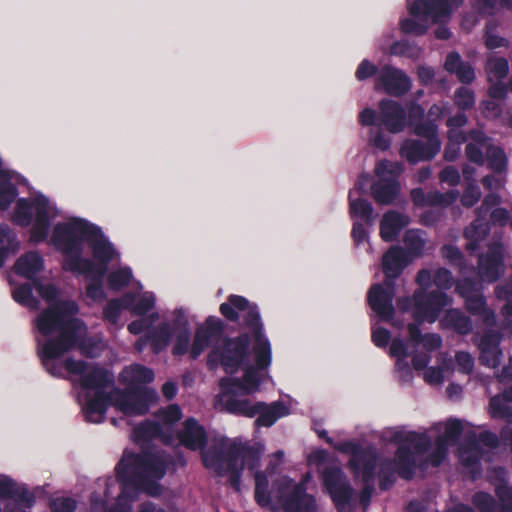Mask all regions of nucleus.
<instances>
[{"instance_id":"f257e3e1","label":"nucleus","mask_w":512,"mask_h":512,"mask_svg":"<svg viewBox=\"0 0 512 512\" xmlns=\"http://www.w3.org/2000/svg\"><path fill=\"white\" fill-rule=\"evenodd\" d=\"M221 315L230 322L239 320V312H244L242 316V326L249 329L254 338L252 351L254 353L255 366L248 365L244 369L242 378H222L220 380L221 388L226 392H237L241 390L243 394L249 395L258 391L260 378L258 370L267 369L272 361V351L269 339L264 334V325L257 304L241 295L231 294L227 301L219 307Z\"/></svg>"},{"instance_id":"f03ea898","label":"nucleus","mask_w":512,"mask_h":512,"mask_svg":"<svg viewBox=\"0 0 512 512\" xmlns=\"http://www.w3.org/2000/svg\"><path fill=\"white\" fill-rule=\"evenodd\" d=\"M79 311L77 303L73 300H59L43 311L36 320L38 332L44 336H51L57 332L56 337L47 339L43 344L37 340V355L42 366L51 376H60L62 367L57 359L71 351V346L76 342L77 333L82 325V320L74 317Z\"/></svg>"},{"instance_id":"7ed1b4c3","label":"nucleus","mask_w":512,"mask_h":512,"mask_svg":"<svg viewBox=\"0 0 512 512\" xmlns=\"http://www.w3.org/2000/svg\"><path fill=\"white\" fill-rule=\"evenodd\" d=\"M171 463L170 455L163 451L142 450L139 453L125 450L115 467L117 480L133 484L150 496L161 494V480Z\"/></svg>"},{"instance_id":"20e7f679","label":"nucleus","mask_w":512,"mask_h":512,"mask_svg":"<svg viewBox=\"0 0 512 512\" xmlns=\"http://www.w3.org/2000/svg\"><path fill=\"white\" fill-rule=\"evenodd\" d=\"M93 225L84 219L74 218L68 222H59L54 226L51 241L56 250L65 256L64 270L70 266L76 269V263L84 252V242L93 232Z\"/></svg>"},{"instance_id":"39448f33","label":"nucleus","mask_w":512,"mask_h":512,"mask_svg":"<svg viewBox=\"0 0 512 512\" xmlns=\"http://www.w3.org/2000/svg\"><path fill=\"white\" fill-rule=\"evenodd\" d=\"M247 330L249 332H242L235 337L226 336L220 346H214L207 356L209 368L220 363L227 374L237 372L248 359L251 341H254L251 331Z\"/></svg>"},{"instance_id":"423d86ee","label":"nucleus","mask_w":512,"mask_h":512,"mask_svg":"<svg viewBox=\"0 0 512 512\" xmlns=\"http://www.w3.org/2000/svg\"><path fill=\"white\" fill-rule=\"evenodd\" d=\"M395 443H408L413 446L418 454L426 453L431 447V439L425 433L418 432H396L392 436ZM394 466L398 470V475L404 480H412L416 469L418 468L417 457L410 447L400 444L395 451V457L392 459Z\"/></svg>"},{"instance_id":"0eeeda50","label":"nucleus","mask_w":512,"mask_h":512,"mask_svg":"<svg viewBox=\"0 0 512 512\" xmlns=\"http://www.w3.org/2000/svg\"><path fill=\"white\" fill-rule=\"evenodd\" d=\"M35 210L34 224L30 230V240L34 243L44 242L50 229V207L45 196L37 197L33 204L27 198H19L14 210V222L27 227L33 219L32 209Z\"/></svg>"},{"instance_id":"6e6552de","label":"nucleus","mask_w":512,"mask_h":512,"mask_svg":"<svg viewBox=\"0 0 512 512\" xmlns=\"http://www.w3.org/2000/svg\"><path fill=\"white\" fill-rule=\"evenodd\" d=\"M115 405L127 416H142L157 400L154 389L142 385H127L124 390L115 389Z\"/></svg>"},{"instance_id":"1a4fd4ad","label":"nucleus","mask_w":512,"mask_h":512,"mask_svg":"<svg viewBox=\"0 0 512 512\" xmlns=\"http://www.w3.org/2000/svg\"><path fill=\"white\" fill-rule=\"evenodd\" d=\"M375 172L378 179L371 185V196L378 205L393 204L401 192L397 167L388 160H382L377 164Z\"/></svg>"},{"instance_id":"9d476101","label":"nucleus","mask_w":512,"mask_h":512,"mask_svg":"<svg viewBox=\"0 0 512 512\" xmlns=\"http://www.w3.org/2000/svg\"><path fill=\"white\" fill-rule=\"evenodd\" d=\"M237 451L232 449H210L202 455L203 465L213 469L217 475H228V482L235 491L240 490L243 467L236 463Z\"/></svg>"},{"instance_id":"9b49d317","label":"nucleus","mask_w":512,"mask_h":512,"mask_svg":"<svg viewBox=\"0 0 512 512\" xmlns=\"http://www.w3.org/2000/svg\"><path fill=\"white\" fill-rule=\"evenodd\" d=\"M451 304L452 298L444 291L415 290L412 317L420 322L434 323L444 308Z\"/></svg>"},{"instance_id":"f8f14e48","label":"nucleus","mask_w":512,"mask_h":512,"mask_svg":"<svg viewBox=\"0 0 512 512\" xmlns=\"http://www.w3.org/2000/svg\"><path fill=\"white\" fill-rule=\"evenodd\" d=\"M321 480L337 512H347L353 499L354 489L343 470L338 466H328L322 471Z\"/></svg>"},{"instance_id":"ddd939ff","label":"nucleus","mask_w":512,"mask_h":512,"mask_svg":"<svg viewBox=\"0 0 512 512\" xmlns=\"http://www.w3.org/2000/svg\"><path fill=\"white\" fill-rule=\"evenodd\" d=\"M335 449L350 455L346 467L352 475L363 470H365L366 474H369L368 472L372 467H378L379 456L376 449L372 446L362 447L356 442L344 441L338 443Z\"/></svg>"},{"instance_id":"4468645a","label":"nucleus","mask_w":512,"mask_h":512,"mask_svg":"<svg viewBox=\"0 0 512 512\" xmlns=\"http://www.w3.org/2000/svg\"><path fill=\"white\" fill-rule=\"evenodd\" d=\"M498 480L494 492L500 505L491 494L479 491L472 497V503L479 512H512V487L503 477L499 476Z\"/></svg>"},{"instance_id":"2eb2a0df","label":"nucleus","mask_w":512,"mask_h":512,"mask_svg":"<svg viewBox=\"0 0 512 512\" xmlns=\"http://www.w3.org/2000/svg\"><path fill=\"white\" fill-rule=\"evenodd\" d=\"M225 324L216 316H208L204 324L195 331L190 348V358L196 360L204 350L219 343L224 337Z\"/></svg>"},{"instance_id":"dca6fc26","label":"nucleus","mask_w":512,"mask_h":512,"mask_svg":"<svg viewBox=\"0 0 512 512\" xmlns=\"http://www.w3.org/2000/svg\"><path fill=\"white\" fill-rule=\"evenodd\" d=\"M453 9L449 0H414L408 7L411 16L423 17L435 24L450 20Z\"/></svg>"},{"instance_id":"f3484780","label":"nucleus","mask_w":512,"mask_h":512,"mask_svg":"<svg viewBox=\"0 0 512 512\" xmlns=\"http://www.w3.org/2000/svg\"><path fill=\"white\" fill-rule=\"evenodd\" d=\"M279 503L284 512H318L316 499L306 492L304 483H297L289 493L279 489Z\"/></svg>"},{"instance_id":"a211bd4d","label":"nucleus","mask_w":512,"mask_h":512,"mask_svg":"<svg viewBox=\"0 0 512 512\" xmlns=\"http://www.w3.org/2000/svg\"><path fill=\"white\" fill-rule=\"evenodd\" d=\"M376 86L381 87L390 96L401 97L410 91L412 82L403 70L392 65H384L380 70Z\"/></svg>"},{"instance_id":"6ab92c4d","label":"nucleus","mask_w":512,"mask_h":512,"mask_svg":"<svg viewBox=\"0 0 512 512\" xmlns=\"http://www.w3.org/2000/svg\"><path fill=\"white\" fill-rule=\"evenodd\" d=\"M177 439L181 446L190 451H202L208 444V434L203 425L194 417H188L182 423V428L177 432Z\"/></svg>"},{"instance_id":"aec40b11","label":"nucleus","mask_w":512,"mask_h":512,"mask_svg":"<svg viewBox=\"0 0 512 512\" xmlns=\"http://www.w3.org/2000/svg\"><path fill=\"white\" fill-rule=\"evenodd\" d=\"M441 146L436 141H424L421 139H407L400 148L401 157L409 164L432 160L440 151Z\"/></svg>"},{"instance_id":"412c9836","label":"nucleus","mask_w":512,"mask_h":512,"mask_svg":"<svg viewBox=\"0 0 512 512\" xmlns=\"http://www.w3.org/2000/svg\"><path fill=\"white\" fill-rule=\"evenodd\" d=\"M478 269L479 275L484 281L494 283L499 280L504 273V259L501 247L493 245L488 248L485 254H480Z\"/></svg>"},{"instance_id":"4be33fe9","label":"nucleus","mask_w":512,"mask_h":512,"mask_svg":"<svg viewBox=\"0 0 512 512\" xmlns=\"http://www.w3.org/2000/svg\"><path fill=\"white\" fill-rule=\"evenodd\" d=\"M393 299L394 296L384 291V287L380 284H373L367 293L369 307L384 322H389L394 318Z\"/></svg>"},{"instance_id":"5701e85b","label":"nucleus","mask_w":512,"mask_h":512,"mask_svg":"<svg viewBox=\"0 0 512 512\" xmlns=\"http://www.w3.org/2000/svg\"><path fill=\"white\" fill-rule=\"evenodd\" d=\"M378 107L381 123L390 133H399L404 130L406 112L400 103L392 99H382Z\"/></svg>"},{"instance_id":"b1692460","label":"nucleus","mask_w":512,"mask_h":512,"mask_svg":"<svg viewBox=\"0 0 512 512\" xmlns=\"http://www.w3.org/2000/svg\"><path fill=\"white\" fill-rule=\"evenodd\" d=\"M92 230L86 241L91 248L92 256L97 262L109 265L116 255V250L99 226L94 224Z\"/></svg>"},{"instance_id":"393cba45","label":"nucleus","mask_w":512,"mask_h":512,"mask_svg":"<svg viewBox=\"0 0 512 512\" xmlns=\"http://www.w3.org/2000/svg\"><path fill=\"white\" fill-rule=\"evenodd\" d=\"M0 499H12L25 508H32L36 502L35 495L25 485H18L5 475L0 477Z\"/></svg>"},{"instance_id":"a878e982","label":"nucleus","mask_w":512,"mask_h":512,"mask_svg":"<svg viewBox=\"0 0 512 512\" xmlns=\"http://www.w3.org/2000/svg\"><path fill=\"white\" fill-rule=\"evenodd\" d=\"M412 261L405 248L399 245L391 246L382 256V272L388 277H399Z\"/></svg>"},{"instance_id":"bb28decb","label":"nucleus","mask_w":512,"mask_h":512,"mask_svg":"<svg viewBox=\"0 0 512 512\" xmlns=\"http://www.w3.org/2000/svg\"><path fill=\"white\" fill-rule=\"evenodd\" d=\"M254 411L256 412L255 426L271 427L280 418L289 414L288 407L281 401H275L267 404L262 401L254 403Z\"/></svg>"},{"instance_id":"cd10ccee","label":"nucleus","mask_w":512,"mask_h":512,"mask_svg":"<svg viewBox=\"0 0 512 512\" xmlns=\"http://www.w3.org/2000/svg\"><path fill=\"white\" fill-rule=\"evenodd\" d=\"M235 448L237 451L236 463L247 467L249 470H255L260 466L261 457L264 451V447L260 443H254L252 445L233 441L226 449Z\"/></svg>"},{"instance_id":"c85d7f7f","label":"nucleus","mask_w":512,"mask_h":512,"mask_svg":"<svg viewBox=\"0 0 512 512\" xmlns=\"http://www.w3.org/2000/svg\"><path fill=\"white\" fill-rule=\"evenodd\" d=\"M408 222V217L397 211L390 210L384 213L380 221V236L382 240L385 242L396 240Z\"/></svg>"},{"instance_id":"c756f323","label":"nucleus","mask_w":512,"mask_h":512,"mask_svg":"<svg viewBox=\"0 0 512 512\" xmlns=\"http://www.w3.org/2000/svg\"><path fill=\"white\" fill-rule=\"evenodd\" d=\"M112 401V393L96 391L93 398L87 400L84 415L87 422L101 423L104 421L109 403Z\"/></svg>"},{"instance_id":"7c9ffc66","label":"nucleus","mask_w":512,"mask_h":512,"mask_svg":"<svg viewBox=\"0 0 512 512\" xmlns=\"http://www.w3.org/2000/svg\"><path fill=\"white\" fill-rule=\"evenodd\" d=\"M114 384V375L109 370L94 366L81 377L80 385L86 390L105 391V389Z\"/></svg>"},{"instance_id":"2f4dec72","label":"nucleus","mask_w":512,"mask_h":512,"mask_svg":"<svg viewBox=\"0 0 512 512\" xmlns=\"http://www.w3.org/2000/svg\"><path fill=\"white\" fill-rule=\"evenodd\" d=\"M44 268V261L36 251H29L21 255L14 264V271L17 275L26 279H37L35 276Z\"/></svg>"},{"instance_id":"473e14b6","label":"nucleus","mask_w":512,"mask_h":512,"mask_svg":"<svg viewBox=\"0 0 512 512\" xmlns=\"http://www.w3.org/2000/svg\"><path fill=\"white\" fill-rule=\"evenodd\" d=\"M107 270L108 265L99 262L95 263L93 260L83 258L82 256L76 263V269L70 266L66 271L77 275H85L89 281L103 283Z\"/></svg>"},{"instance_id":"72a5a7b5","label":"nucleus","mask_w":512,"mask_h":512,"mask_svg":"<svg viewBox=\"0 0 512 512\" xmlns=\"http://www.w3.org/2000/svg\"><path fill=\"white\" fill-rule=\"evenodd\" d=\"M377 468L372 467V469L366 474L365 470L358 472L357 474H353L354 481H360L363 485L362 489L359 492V505L366 511L371 504V499L375 492V479L377 476Z\"/></svg>"},{"instance_id":"f704fd0d","label":"nucleus","mask_w":512,"mask_h":512,"mask_svg":"<svg viewBox=\"0 0 512 512\" xmlns=\"http://www.w3.org/2000/svg\"><path fill=\"white\" fill-rule=\"evenodd\" d=\"M225 392L224 408L233 415L253 418L256 416L254 404L249 399L238 398L237 392Z\"/></svg>"},{"instance_id":"c9c22d12","label":"nucleus","mask_w":512,"mask_h":512,"mask_svg":"<svg viewBox=\"0 0 512 512\" xmlns=\"http://www.w3.org/2000/svg\"><path fill=\"white\" fill-rule=\"evenodd\" d=\"M155 378L154 371L146 366L134 364L126 367L121 373L122 382L127 385H142L151 383Z\"/></svg>"},{"instance_id":"e433bc0d","label":"nucleus","mask_w":512,"mask_h":512,"mask_svg":"<svg viewBox=\"0 0 512 512\" xmlns=\"http://www.w3.org/2000/svg\"><path fill=\"white\" fill-rule=\"evenodd\" d=\"M483 451L479 446L476 436L473 435L468 442L466 447L460 450V462L461 464L471 471H479L481 465Z\"/></svg>"},{"instance_id":"4c0bfd02","label":"nucleus","mask_w":512,"mask_h":512,"mask_svg":"<svg viewBox=\"0 0 512 512\" xmlns=\"http://www.w3.org/2000/svg\"><path fill=\"white\" fill-rule=\"evenodd\" d=\"M443 323L447 328H451L461 335H467L473 329L470 317L466 316L458 309L447 310L443 318Z\"/></svg>"},{"instance_id":"58836bf2","label":"nucleus","mask_w":512,"mask_h":512,"mask_svg":"<svg viewBox=\"0 0 512 512\" xmlns=\"http://www.w3.org/2000/svg\"><path fill=\"white\" fill-rule=\"evenodd\" d=\"M173 335L172 327L169 323H161L156 329L147 335L153 353L158 354L165 349Z\"/></svg>"},{"instance_id":"ea45409f","label":"nucleus","mask_w":512,"mask_h":512,"mask_svg":"<svg viewBox=\"0 0 512 512\" xmlns=\"http://www.w3.org/2000/svg\"><path fill=\"white\" fill-rule=\"evenodd\" d=\"M134 298L132 295L127 294L124 298L110 299L103 308V319L111 324H116L121 316L123 309H129Z\"/></svg>"},{"instance_id":"a19ab883","label":"nucleus","mask_w":512,"mask_h":512,"mask_svg":"<svg viewBox=\"0 0 512 512\" xmlns=\"http://www.w3.org/2000/svg\"><path fill=\"white\" fill-rule=\"evenodd\" d=\"M403 242L406 247L405 251L412 260L423 254L426 241L423 238V232L421 230H407L404 234Z\"/></svg>"},{"instance_id":"79ce46f5","label":"nucleus","mask_w":512,"mask_h":512,"mask_svg":"<svg viewBox=\"0 0 512 512\" xmlns=\"http://www.w3.org/2000/svg\"><path fill=\"white\" fill-rule=\"evenodd\" d=\"M163 434L161 424L154 420H145L133 429L135 441H151Z\"/></svg>"},{"instance_id":"37998d69","label":"nucleus","mask_w":512,"mask_h":512,"mask_svg":"<svg viewBox=\"0 0 512 512\" xmlns=\"http://www.w3.org/2000/svg\"><path fill=\"white\" fill-rule=\"evenodd\" d=\"M378 466V487L381 491H387L395 484L398 470L394 466L392 458L383 459Z\"/></svg>"},{"instance_id":"c03bdc74","label":"nucleus","mask_w":512,"mask_h":512,"mask_svg":"<svg viewBox=\"0 0 512 512\" xmlns=\"http://www.w3.org/2000/svg\"><path fill=\"white\" fill-rule=\"evenodd\" d=\"M349 209L352 218H360L367 224H371L373 220V206L363 198H352V192H349Z\"/></svg>"},{"instance_id":"a18cd8bd","label":"nucleus","mask_w":512,"mask_h":512,"mask_svg":"<svg viewBox=\"0 0 512 512\" xmlns=\"http://www.w3.org/2000/svg\"><path fill=\"white\" fill-rule=\"evenodd\" d=\"M464 300L465 308L470 314L482 316L486 322H488L490 318H494V313L487 308L486 299L482 293L478 292Z\"/></svg>"},{"instance_id":"49530a36","label":"nucleus","mask_w":512,"mask_h":512,"mask_svg":"<svg viewBox=\"0 0 512 512\" xmlns=\"http://www.w3.org/2000/svg\"><path fill=\"white\" fill-rule=\"evenodd\" d=\"M87 333V326L82 320L81 328L77 333L76 342L71 346V350L77 348L85 357L93 358L97 355V346L92 338L87 337Z\"/></svg>"},{"instance_id":"de8ad7c7","label":"nucleus","mask_w":512,"mask_h":512,"mask_svg":"<svg viewBox=\"0 0 512 512\" xmlns=\"http://www.w3.org/2000/svg\"><path fill=\"white\" fill-rule=\"evenodd\" d=\"M132 277V270L127 266L112 271L107 276L108 288L115 292L121 291L129 285Z\"/></svg>"},{"instance_id":"09e8293b","label":"nucleus","mask_w":512,"mask_h":512,"mask_svg":"<svg viewBox=\"0 0 512 512\" xmlns=\"http://www.w3.org/2000/svg\"><path fill=\"white\" fill-rule=\"evenodd\" d=\"M268 487L269 481L267 476L263 472H256L254 498L256 503L261 507L271 505L272 501Z\"/></svg>"},{"instance_id":"8fccbe9b","label":"nucleus","mask_w":512,"mask_h":512,"mask_svg":"<svg viewBox=\"0 0 512 512\" xmlns=\"http://www.w3.org/2000/svg\"><path fill=\"white\" fill-rule=\"evenodd\" d=\"M33 287V284L26 282L15 288L12 292L15 302L31 309H37L39 301L33 296Z\"/></svg>"},{"instance_id":"3c124183","label":"nucleus","mask_w":512,"mask_h":512,"mask_svg":"<svg viewBox=\"0 0 512 512\" xmlns=\"http://www.w3.org/2000/svg\"><path fill=\"white\" fill-rule=\"evenodd\" d=\"M488 231L489 227L487 224H476V222H473L464 233L465 237L469 239V242L466 244V250L471 252L477 250L480 241L486 237Z\"/></svg>"},{"instance_id":"603ef678","label":"nucleus","mask_w":512,"mask_h":512,"mask_svg":"<svg viewBox=\"0 0 512 512\" xmlns=\"http://www.w3.org/2000/svg\"><path fill=\"white\" fill-rule=\"evenodd\" d=\"M485 69L489 82L492 81L491 76H494L497 80H503L509 73V63L505 57H490Z\"/></svg>"},{"instance_id":"864d4df0","label":"nucleus","mask_w":512,"mask_h":512,"mask_svg":"<svg viewBox=\"0 0 512 512\" xmlns=\"http://www.w3.org/2000/svg\"><path fill=\"white\" fill-rule=\"evenodd\" d=\"M18 196V189L9 175L0 180V211H6Z\"/></svg>"},{"instance_id":"5fc2aeb1","label":"nucleus","mask_w":512,"mask_h":512,"mask_svg":"<svg viewBox=\"0 0 512 512\" xmlns=\"http://www.w3.org/2000/svg\"><path fill=\"white\" fill-rule=\"evenodd\" d=\"M419 20L413 18H404L400 21V29L404 34L422 36L428 30L427 19L419 17Z\"/></svg>"},{"instance_id":"6e6d98bb","label":"nucleus","mask_w":512,"mask_h":512,"mask_svg":"<svg viewBox=\"0 0 512 512\" xmlns=\"http://www.w3.org/2000/svg\"><path fill=\"white\" fill-rule=\"evenodd\" d=\"M454 103L461 111L470 110L475 104L474 92L464 86L457 88L454 93Z\"/></svg>"},{"instance_id":"4d7b16f0","label":"nucleus","mask_w":512,"mask_h":512,"mask_svg":"<svg viewBox=\"0 0 512 512\" xmlns=\"http://www.w3.org/2000/svg\"><path fill=\"white\" fill-rule=\"evenodd\" d=\"M456 200V195L453 192L441 193L440 191H429L426 193V206L447 207Z\"/></svg>"},{"instance_id":"13d9d810","label":"nucleus","mask_w":512,"mask_h":512,"mask_svg":"<svg viewBox=\"0 0 512 512\" xmlns=\"http://www.w3.org/2000/svg\"><path fill=\"white\" fill-rule=\"evenodd\" d=\"M389 54L393 56H404L414 58L418 54V49L415 44L410 43L408 40L395 41L389 49Z\"/></svg>"},{"instance_id":"bf43d9fd","label":"nucleus","mask_w":512,"mask_h":512,"mask_svg":"<svg viewBox=\"0 0 512 512\" xmlns=\"http://www.w3.org/2000/svg\"><path fill=\"white\" fill-rule=\"evenodd\" d=\"M489 406L493 417L505 419L507 423H512V407L505 404L498 396L490 399Z\"/></svg>"},{"instance_id":"052dcab7","label":"nucleus","mask_w":512,"mask_h":512,"mask_svg":"<svg viewBox=\"0 0 512 512\" xmlns=\"http://www.w3.org/2000/svg\"><path fill=\"white\" fill-rule=\"evenodd\" d=\"M438 127L433 121H426L416 125L414 132L417 136L425 138L427 142L436 141L441 146V141L437 134Z\"/></svg>"},{"instance_id":"680f3d73","label":"nucleus","mask_w":512,"mask_h":512,"mask_svg":"<svg viewBox=\"0 0 512 512\" xmlns=\"http://www.w3.org/2000/svg\"><path fill=\"white\" fill-rule=\"evenodd\" d=\"M454 283L453 275L450 270L444 267L438 268L433 274V284L439 291L449 290Z\"/></svg>"},{"instance_id":"e2e57ef3","label":"nucleus","mask_w":512,"mask_h":512,"mask_svg":"<svg viewBox=\"0 0 512 512\" xmlns=\"http://www.w3.org/2000/svg\"><path fill=\"white\" fill-rule=\"evenodd\" d=\"M488 165L496 173H502L506 170L507 159L502 148L495 147L491 150L488 156Z\"/></svg>"},{"instance_id":"0e129e2a","label":"nucleus","mask_w":512,"mask_h":512,"mask_svg":"<svg viewBox=\"0 0 512 512\" xmlns=\"http://www.w3.org/2000/svg\"><path fill=\"white\" fill-rule=\"evenodd\" d=\"M157 418L166 425H173L182 417V411L177 404H170L167 408L156 413Z\"/></svg>"},{"instance_id":"69168bd1","label":"nucleus","mask_w":512,"mask_h":512,"mask_svg":"<svg viewBox=\"0 0 512 512\" xmlns=\"http://www.w3.org/2000/svg\"><path fill=\"white\" fill-rule=\"evenodd\" d=\"M34 287L42 299L48 303H55L58 297V289L54 284H43L39 279H34Z\"/></svg>"},{"instance_id":"338daca9","label":"nucleus","mask_w":512,"mask_h":512,"mask_svg":"<svg viewBox=\"0 0 512 512\" xmlns=\"http://www.w3.org/2000/svg\"><path fill=\"white\" fill-rule=\"evenodd\" d=\"M155 306V297L153 294L141 296L131 307V312L137 316H144Z\"/></svg>"},{"instance_id":"774afa93","label":"nucleus","mask_w":512,"mask_h":512,"mask_svg":"<svg viewBox=\"0 0 512 512\" xmlns=\"http://www.w3.org/2000/svg\"><path fill=\"white\" fill-rule=\"evenodd\" d=\"M49 507L52 512H74L77 502L71 497H57L50 501Z\"/></svg>"}]
</instances>
